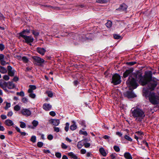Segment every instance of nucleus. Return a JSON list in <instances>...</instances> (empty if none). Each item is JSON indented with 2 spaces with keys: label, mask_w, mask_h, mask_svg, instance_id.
<instances>
[{
  "label": "nucleus",
  "mask_w": 159,
  "mask_h": 159,
  "mask_svg": "<svg viewBox=\"0 0 159 159\" xmlns=\"http://www.w3.org/2000/svg\"><path fill=\"white\" fill-rule=\"evenodd\" d=\"M136 78L129 76L127 81L126 84L130 90L136 89L138 86L136 83L137 79H140L139 82L142 85L148 84V88L151 91L154 90L157 84V80L152 77V72L151 71L145 72L144 77L142 76L141 74L136 75Z\"/></svg>",
  "instance_id": "1"
},
{
  "label": "nucleus",
  "mask_w": 159,
  "mask_h": 159,
  "mask_svg": "<svg viewBox=\"0 0 159 159\" xmlns=\"http://www.w3.org/2000/svg\"><path fill=\"white\" fill-rule=\"evenodd\" d=\"M143 95L146 98H148L149 102L153 105H159V95L153 92H149L145 89L143 91Z\"/></svg>",
  "instance_id": "2"
},
{
  "label": "nucleus",
  "mask_w": 159,
  "mask_h": 159,
  "mask_svg": "<svg viewBox=\"0 0 159 159\" xmlns=\"http://www.w3.org/2000/svg\"><path fill=\"white\" fill-rule=\"evenodd\" d=\"M132 116L138 123L141 122L145 116L144 112L141 109L136 107L132 108L131 111Z\"/></svg>",
  "instance_id": "3"
},
{
  "label": "nucleus",
  "mask_w": 159,
  "mask_h": 159,
  "mask_svg": "<svg viewBox=\"0 0 159 159\" xmlns=\"http://www.w3.org/2000/svg\"><path fill=\"white\" fill-rule=\"evenodd\" d=\"M30 33L29 30H23L22 32L19 33L20 37H21L25 40L24 42L27 43H30V45H31V43L33 42L34 39L32 36H27Z\"/></svg>",
  "instance_id": "4"
},
{
  "label": "nucleus",
  "mask_w": 159,
  "mask_h": 159,
  "mask_svg": "<svg viewBox=\"0 0 159 159\" xmlns=\"http://www.w3.org/2000/svg\"><path fill=\"white\" fill-rule=\"evenodd\" d=\"M121 82L120 76L118 74H115L112 77L111 83L114 85L120 84Z\"/></svg>",
  "instance_id": "5"
},
{
  "label": "nucleus",
  "mask_w": 159,
  "mask_h": 159,
  "mask_svg": "<svg viewBox=\"0 0 159 159\" xmlns=\"http://www.w3.org/2000/svg\"><path fill=\"white\" fill-rule=\"evenodd\" d=\"M32 59L34 60L35 63L38 66H41L44 62V60L41 58L37 56H33L32 57Z\"/></svg>",
  "instance_id": "6"
},
{
  "label": "nucleus",
  "mask_w": 159,
  "mask_h": 159,
  "mask_svg": "<svg viewBox=\"0 0 159 159\" xmlns=\"http://www.w3.org/2000/svg\"><path fill=\"white\" fill-rule=\"evenodd\" d=\"M7 71H8V74L10 76L13 77L16 71L12 69V68L10 66H8L7 67Z\"/></svg>",
  "instance_id": "7"
},
{
  "label": "nucleus",
  "mask_w": 159,
  "mask_h": 159,
  "mask_svg": "<svg viewBox=\"0 0 159 159\" xmlns=\"http://www.w3.org/2000/svg\"><path fill=\"white\" fill-rule=\"evenodd\" d=\"M125 97L128 98H132L136 97V95L132 91H127L124 93Z\"/></svg>",
  "instance_id": "8"
},
{
  "label": "nucleus",
  "mask_w": 159,
  "mask_h": 159,
  "mask_svg": "<svg viewBox=\"0 0 159 159\" xmlns=\"http://www.w3.org/2000/svg\"><path fill=\"white\" fill-rule=\"evenodd\" d=\"M21 113L26 116H30L31 114V111L28 109H23L21 111Z\"/></svg>",
  "instance_id": "9"
},
{
  "label": "nucleus",
  "mask_w": 159,
  "mask_h": 159,
  "mask_svg": "<svg viewBox=\"0 0 159 159\" xmlns=\"http://www.w3.org/2000/svg\"><path fill=\"white\" fill-rule=\"evenodd\" d=\"M128 7V6L125 3H122L121 4L119 8L116 9L117 10H118L120 11H126Z\"/></svg>",
  "instance_id": "10"
},
{
  "label": "nucleus",
  "mask_w": 159,
  "mask_h": 159,
  "mask_svg": "<svg viewBox=\"0 0 159 159\" xmlns=\"http://www.w3.org/2000/svg\"><path fill=\"white\" fill-rule=\"evenodd\" d=\"M36 51L38 53L42 56L44 55L46 52V50L44 48L39 47L37 48Z\"/></svg>",
  "instance_id": "11"
},
{
  "label": "nucleus",
  "mask_w": 159,
  "mask_h": 159,
  "mask_svg": "<svg viewBox=\"0 0 159 159\" xmlns=\"http://www.w3.org/2000/svg\"><path fill=\"white\" fill-rule=\"evenodd\" d=\"M52 107V106L49 103H45L43 104V108L46 111H49Z\"/></svg>",
  "instance_id": "12"
},
{
  "label": "nucleus",
  "mask_w": 159,
  "mask_h": 159,
  "mask_svg": "<svg viewBox=\"0 0 159 159\" xmlns=\"http://www.w3.org/2000/svg\"><path fill=\"white\" fill-rule=\"evenodd\" d=\"M50 123L55 126L58 125L60 123L59 120L58 119H52L50 120Z\"/></svg>",
  "instance_id": "13"
},
{
  "label": "nucleus",
  "mask_w": 159,
  "mask_h": 159,
  "mask_svg": "<svg viewBox=\"0 0 159 159\" xmlns=\"http://www.w3.org/2000/svg\"><path fill=\"white\" fill-rule=\"evenodd\" d=\"M7 88L9 89H12L15 87V84L12 82H7Z\"/></svg>",
  "instance_id": "14"
},
{
  "label": "nucleus",
  "mask_w": 159,
  "mask_h": 159,
  "mask_svg": "<svg viewBox=\"0 0 159 159\" xmlns=\"http://www.w3.org/2000/svg\"><path fill=\"white\" fill-rule=\"evenodd\" d=\"M5 124L8 126H11L13 125L14 123L13 121L10 120H5Z\"/></svg>",
  "instance_id": "15"
},
{
  "label": "nucleus",
  "mask_w": 159,
  "mask_h": 159,
  "mask_svg": "<svg viewBox=\"0 0 159 159\" xmlns=\"http://www.w3.org/2000/svg\"><path fill=\"white\" fill-rule=\"evenodd\" d=\"M124 157L126 159H132V157L129 152H126L124 154Z\"/></svg>",
  "instance_id": "16"
},
{
  "label": "nucleus",
  "mask_w": 159,
  "mask_h": 159,
  "mask_svg": "<svg viewBox=\"0 0 159 159\" xmlns=\"http://www.w3.org/2000/svg\"><path fill=\"white\" fill-rule=\"evenodd\" d=\"M73 124L71 125L70 127V129L72 131L76 129L77 128V126L76 125L75 122L74 121H72Z\"/></svg>",
  "instance_id": "17"
},
{
  "label": "nucleus",
  "mask_w": 159,
  "mask_h": 159,
  "mask_svg": "<svg viewBox=\"0 0 159 159\" xmlns=\"http://www.w3.org/2000/svg\"><path fill=\"white\" fill-rule=\"evenodd\" d=\"M132 72V70H126V71L124 73L123 77L124 78H126L127 77L129 74H130Z\"/></svg>",
  "instance_id": "18"
},
{
  "label": "nucleus",
  "mask_w": 159,
  "mask_h": 159,
  "mask_svg": "<svg viewBox=\"0 0 159 159\" xmlns=\"http://www.w3.org/2000/svg\"><path fill=\"white\" fill-rule=\"evenodd\" d=\"M7 72V70L3 66H0V72L2 74H6Z\"/></svg>",
  "instance_id": "19"
},
{
  "label": "nucleus",
  "mask_w": 159,
  "mask_h": 159,
  "mask_svg": "<svg viewBox=\"0 0 159 159\" xmlns=\"http://www.w3.org/2000/svg\"><path fill=\"white\" fill-rule=\"evenodd\" d=\"M84 144V142L83 140L79 142L77 145V147L79 149L81 148Z\"/></svg>",
  "instance_id": "20"
},
{
  "label": "nucleus",
  "mask_w": 159,
  "mask_h": 159,
  "mask_svg": "<svg viewBox=\"0 0 159 159\" xmlns=\"http://www.w3.org/2000/svg\"><path fill=\"white\" fill-rule=\"evenodd\" d=\"M99 151L100 153L103 156H106L107 155V153L103 148H101L99 149Z\"/></svg>",
  "instance_id": "21"
},
{
  "label": "nucleus",
  "mask_w": 159,
  "mask_h": 159,
  "mask_svg": "<svg viewBox=\"0 0 159 159\" xmlns=\"http://www.w3.org/2000/svg\"><path fill=\"white\" fill-rule=\"evenodd\" d=\"M68 155L73 159H77V157L73 152H70L68 153Z\"/></svg>",
  "instance_id": "22"
},
{
  "label": "nucleus",
  "mask_w": 159,
  "mask_h": 159,
  "mask_svg": "<svg viewBox=\"0 0 159 159\" xmlns=\"http://www.w3.org/2000/svg\"><path fill=\"white\" fill-rule=\"evenodd\" d=\"M32 124L34 126V127H31V128L32 129H34V127H36L38 125L39 123L37 121L34 120L32 121Z\"/></svg>",
  "instance_id": "23"
},
{
  "label": "nucleus",
  "mask_w": 159,
  "mask_h": 159,
  "mask_svg": "<svg viewBox=\"0 0 159 159\" xmlns=\"http://www.w3.org/2000/svg\"><path fill=\"white\" fill-rule=\"evenodd\" d=\"M45 93L47 94L48 96L49 97L51 98L53 96V94L52 91H47Z\"/></svg>",
  "instance_id": "24"
},
{
  "label": "nucleus",
  "mask_w": 159,
  "mask_h": 159,
  "mask_svg": "<svg viewBox=\"0 0 159 159\" xmlns=\"http://www.w3.org/2000/svg\"><path fill=\"white\" fill-rule=\"evenodd\" d=\"M4 84L1 87L5 91H7V83L6 82H5Z\"/></svg>",
  "instance_id": "25"
},
{
  "label": "nucleus",
  "mask_w": 159,
  "mask_h": 159,
  "mask_svg": "<svg viewBox=\"0 0 159 159\" xmlns=\"http://www.w3.org/2000/svg\"><path fill=\"white\" fill-rule=\"evenodd\" d=\"M112 24V22L110 20H109L108 21V22L105 24V25L108 28H110Z\"/></svg>",
  "instance_id": "26"
},
{
  "label": "nucleus",
  "mask_w": 159,
  "mask_h": 159,
  "mask_svg": "<svg viewBox=\"0 0 159 159\" xmlns=\"http://www.w3.org/2000/svg\"><path fill=\"white\" fill-rule=\"evenodd\" d=\"M108 0H96V2L99 3H104L107 2Z\"/></svg>",
  "instance_id": "27"
},
{
  "label": "nucleus",
  "mask_w": 159,
  "mask_h": 159,
  "mask_svg": "<svg viewBox=\"0 0 159 159\" xmlns=\"http://www.w3.org/2000/svg\"><path fill=\"white\" fill-rule=\"evenodd\" d=\"M20 127L21 128H24L26 127V124L24 122L22 121H20Z\"/></svg>",
  "instance_id": "28"
},
{
  "label": "nucleus",
  "mask_w": 159,
  "mask_h": 159,
  "mask_svg": "<svg viewBox=\"0 0 159 159\" xmlns=\"http://www.w3.org/2000/svg\"><path fill=\"white\" fill-rule=\"evenodd\" d=\"M78 122L79 124L82 126H84L85 127H86V125H85V122L84 121L80 120Z\"/></svg>",
  "instance_id": "29"
},
{
  "label": "nucleus",
  "mask_w": 159,
  "mask_h": 159,
  "mask_svg": "<svg viewBox=\"0 0 159 159\" xmlns=\"http://www.w3.org/2000/svg\"><path fill=\"white\" fill-rule=\"evenodd\" d=\"M69 124L68 122L66 123L65 124L66 126L65 127V130L66 132H67L69 130Z\"/></svg>",
  "instance_id": "30"
},
{
  "label": "nucleus",
  "mask_w": 159,
  "mask_h": 159,
  "mask_svg": "<svg viewBox=\"0 0 159 159\" xmlns=\"http://www.w3.org/2000/svg\"><path fill=\"white\" fill-rule=\"evenodd\" d=\"M30 141L33 143L35 142L36 141V137L34 135L32 136L30 139Z\"/></svg>",
  "instance_id": "31"
},
{
  "label": "nucleus",
  "mask_w": 159,
  "mask_h": 159,
  "mask_svg": "<svg viewBox=\"0 0 159 159\" xmlns=\"http://www.w3.org/2000/svg\"><path fill=\"white\" fill-rule=\"evenodd\" d=\"M124 138L130 142H132V139L127 135H125L124 136Z\"/></svg>",
  "instance_id": "32"
},
{
  "label": "nucleus",
  "mask_w": 159,
  "mask_h": 159,
  "mask_svg": "<svg viewBox=\"0 0 159 159\" xmlns=\"http://www.w3.org/2000/svg\"><path fill=\"white\" fill-rule=\"evenodd\" d=\"M79 133L80 134H83L85 136L88 135V133L86 131H84L81 130H80Z\"/></svg>",
  "instance_id": "33"
},
{
  "label": "nucleus",
  "mask_w": 159,
  "mask_h": 159,
  "mask_svg": "<svg viewBox=\"0 0 159 159\" xmlns=\"http://www.w3.org/2000/svg\"><path fill=\"white\" fill-rule=\"evenodd\" d=\"M20 107L18 105H16L14 107V110L16 111H19L20 110Z\"/></svg>",
  "instance_id": "34"
},
{
  "label": "nucleus",
  "mask_w": 159,
  "mask_h": 159,
  "mask_svg": "<svg viewBox=\"0 0 159 159\" xmlns=\"http://www.w3.org/2000/svg\"><path fill=\"white\" fill-rule=\"evenodd\" d=\"M22 60L23 62L25 63H27L29 61L28 58L26 57H22Z\"/></svg>",
  "instance_id": "35"
},
{
  "label": "nucleus",
  "mask_w": 159,
  "mask_h": 159,
  "mask_svg": "<svg viewBox=\"0 0 159 159\" xmlns=\"http://www.w3.org/2000/svg\"><path fill=\"white\" fill-rule=\"evenodd\" d=\"M9 75H5L3 77V79L6 81L10 79Z\"/></svg>",
  "instance_id": "36"
},
{
  "label": "nucleus",
  "mask_w": 159,
  "mask_h": 159,
  "mask_svg": "<svg viewBox=\"0 0 159 159\" xmlns=\"http://www.w3.org/2000/svg\"><path fill=\"white\" fill-rule=\"evenodd\" d=\"M0 64L2 66H5L7 64H8V63H7L4 60V59L0 61Z\"/></svg>",
  "instance_id": "37"
},
{
  "label": "nucleus",
  "mask_w": 159,
  "mask_h": 159,
  "mask_svg": "<svg viewBox=\"0 0 159 159\" xmlns=\"http://www.w3.org/2000/svg\"><path fill=\"white\" fill-rule=\"evenodd\" d=\"M16 94L17 95H19L21 97H24V93L23 91H22L20 92H17Z\"/></svg>",
  "instance_id": "38"
},
{
  "label": "nucleus",
  "mask_w": 159,
  "mask_h": 159,
  "mask_svg": "<svg viewBox=\"0 0 159 159\" xmlns=\"http://www.w3.org/2000/svg\"><path fill=\"white\" fill-rule=\"evenodd\" d=\"M113 148L115 151L116 152H119L120 151L119 147L117 146H114L113 147Z\"/></svg>",
  "instance_id": "39"
},
{
  "label": "nucleus",
  "mask_w": 159,
  "mask_h": 159,
  "mask_svg": "<svg viewBox=\"0 0 159 159\" xmlns=\"http://www.w3.org/2000/svg\"><path fill=\"white\" fill-rule=\"evenodd\" d=\"M32 33L35 37H37L39 35V33L38 32L35 31L34 30L32 31Z\"/></svg>",
  "instance_id": "40"
},
{
  "label": "nucleus",
  "mask_w": 159,
  "mask_h": 159,
  "mask_svg": "<svg viewBox=\"0 0 159 159\" xmlns=\"http://www.w3.org/2000/svg\"><path fill=\"white\" fill-rule=\"evenodd\" d=\"M55 156L58 158H60L61 157V153L59 152H57L55 153Z\"/></svg>",
  "instance_id": "41"
},
{
  "label": "nucleus",
  "mask_w": 159,
  "mask_h": 159,
  "mask_svg": "<svg viewBox=\"0 0 159 159\" xmlns=\"http://www.w3.org/2000/svg\"><path fill=\"white\" fill-rule=\"evenodd\" d=\"M61 146L63 149H66L67 148V146L63 143H61Z\"/></svg>",
  "instance_id": "42"
},
{
  "label": "nucleus",
  "mask_w": 159,
  "mask_h": 159,
  "mask_svg": "<svg viewBox=\"0 0 159 159\" xmlns=\"http://www.w3.org/2000/svg\"><path fill=\"white\" fill-rule=\"evenodd\" d=\"M136 63V62L135 61H131V62H127V65L131 66L134 65V64H135Z\"/></svg>",
  "instance_id": "43"
},
{
  "label": "nucleus",
  "mask_w": 159,
  "mask_h": 159,
  "mask_svg": "<svg viewBox=\"0 0 159 159\" xmlns=\"http://www.w3.org/2000/svg\"><path fill=\"white\" fill-rule=\"evenodd\" d=\"M28 99L25 97L23 98L22 99V102L24 103H26L28 102Z\"/></svg>",
  "instance_id": "44"
},
{
  "label": "nucleus",
  "mask_w": 159,
  "mask_h": 159,
  "mask_svg": "<svg viewBox=\"0 0 159 159\" xmlns=\"http://www.w3.org/2000/svg\"><path fill=\"white\" fill-rule=\"evenodd\" d=\"M11 106V104L10 103L7 102L6 106L5 107V109L6 110H7L8 108L10 107Z\"/></svg>",
  "instance_id": "45"
},
{
  "label": "nucleus",
  "mask_w": 159,
  "mask_h": 159,
  "mask_svg": "<svg viewBox=\"0 0 159 159\" xmlns=\"http://www.w3.org/2000/svg\"><path fill=\"white\" fill-rule=\"evenodd\" d=\"M116 155H117V154L115 153H112L110 155L111 159H114L116 158Z\"/></svg>",
  "instance_id": "46"
},
{
  "label": "nucleus",
  "mask_w": 159,
  "mask_h": 159,
  "mask_svg": "<svg viewBox=\"0 0 159 159\" xmlns=\"http://www.w3.org/2000/svg\"><path fill=\"white\" fill-rule=\"evenodd\" d=\"M37 146L39 148L42 147L43 145V143L41 142H39L37 143Z\"/></svg>",
  "instance_id": "47"
},
{
  "label": "nucleus",
  "mask_w": 159,
  "mask_h": 159,
  "mask_svg": "<svg viewBox=\"0 0 159 159\" xmlns=\"http://www.w3.org/2000/svg\"><path fill=\"white\" fill-rule=\"evenodd\" d=\"M29 88L32 89L33 90L35 89H36V87L35 85H30L29 86Z\"/></svg>",
  "instance_id": "48"
},
{
  "label": "nucleus",
  "mask_w": 159,
  "mask_h": 159,
  "mask_svg": "<svg viewBox=\"0 0 159 159\" xmlns=\"http://www.w3.org/2000/svg\"><path fill=\"white\" fill-rule=\"evenodd\" d=\"M114 38L115 39H120L121 38V36L116 34L114 35Z\"/></svg>",
  "instance_id": "49"
},
{
  "label": "nucleus",
  "mask_w": 159,
  "mask_h": 159,
  "mask_svg": "<svg viewBox=\"0 0 159 159\" xmlns=\"http://www.w3.org/2000/svg\"><path fill=\"white\" fill-rule=\"evenodd\" d=\"M29 96L31 98H35L36 97L35 94L33 93H30V94H29Z\"/></svg>",
  "instance_id": "50"
},
{
  "label": "nucleus",
  "mask_w": 159,
  "mask_h": 159,
  "mask_svg": "<svg viewBox=\"0 0 159 159\" xmlns=\"http://www.w3.org/2000/svg\"><path fill=\"white\" fill-rule=\"evenodd\" d=\"M5 48V46L2 43L0 44V50L3 51Z\"/></svg>",
  "instance_id": "51"
},
{
  "label": "nucleus",
  "mask_w": 159,
  "mask_h": 159,
  "mask_svg": "<svg viewBox=\"0 0 159 159\" xmlns=\"http://www.w3.org/2000/svg\"><path fill=\"white\" fill-rule=\"evenodd\" d=\"M53 136L51 134H49L47 138L49 140H52L53 139Z\"/></svg>",
  "instance_id": "52"
},
{
  "label": "nucleus",
  "mask_w": 159,
  "mask_h": 159,
  "mask_svg": "<svg viewBox=\"0 0 159 159\" xmlns=\"http://www.w3.org/2000/svg\"><path fill=\"white\" fill-rule=\"evenodd\" d=\"M90 144L89 143H84V147L85 148H88L90 146Z\"/></svg>",
  "instance_id": "53"
},
{
  "label": "nucleus",
  "mask_w": 159,
  "mask_h": 159,
  "mask_svg": "<svg viewBox=\"0 0 159 159\" xmlns=\"http://www.w3.org/2000/svg\"><path fill=\"white\" fill-rule=\"evenodd\" d=\"M143 144H145L147 147H149L148 143L146 142V140H144L143 141Z\"/></svg>",
  "instance_id": "54"
},
{
  "label": "nucleus",
  "mask_w": 159,
  "mask_h": 159,
  "mask_svg": "<svg viewBox=\"0 0 159 159\" xmlns=\"http://www.w3.org/2000/svg\"><path fill=\"white\" fill-rule=\"evenodd\" d=\"M79 83V81L78 80H75L73 81V84L74 85L77 86V85Z\"/></svg>",
  "instance_id": "55"
},
{
  "label": "nucleus",
  "mask_w": 159,
  "mask_h": 159,
  "mask_svg": "<svg viewBox=\"0 0 159 159\" xmlns=\"http://www.w3.org/2000/svg\"><path fill=\"white\" fill-rule=\"evenodd\" d=\"M49 114L52 116H54L56 115V113L54 111H52L49 112Z\"/></svg>",
  "instance_id": "56"
},
{
  "label": "nucleus",
  "mask_w": 159,
  "mask_h": 159,
  "mask_svg": "<svg viewBox=\"0 0 159 159\" xmlns=\"http://www.w3.org/2000/svg\"><path fill=\"white\" fill-rule=\"evenodd\" d=\"M2 123L0 121V131H3L5 130V128L4 127L2 126Z\"/></svg>",
  "instance_id": "57"
},
{
  "label": "nucleus",
  "mask_w": 159,
  "mask_h": 159,
  "mask_svg": "<svg viewBox=\"0 0 159 159\" xmlns=\"http://www.w3.org/2000/svg\"><path fill=\"white\" fill-rule=\"evenodd\" d=\"M103 138L105 139L108 140L110 138V137L107 135H105L103 137Z\"/></svg>",
  "instance_id": "58"
},
{
  "label": "nucleus",
  "mask_w": 159,
  "mask_h": 159,
  "mask_svg": "<svg viewBox=\"0 0 159 159\" xmlns=\"http://www.w3.org/2000/svg\"><path fill=\"white\" fill-rule=\"evenodd\" d=\"M53 128L54 129V131L55 132H58L60 131L59 128L58 127H53Z\"/></svg>",
  "instance_id": "59"
},
{
  "label": "nucleus",
  "mask_w": 159,
  "mask_h": 159,
  "mask_svg": "<svg viewBox=\"0 0 159 159\" xmlns=\"http://www.w3.org/2000/svg\"><path fill=\"white\" fill-rule=\"evenodd\" d=\"M80 152L82 154H84L86 152V150L85 149H82L81 150Z\"/></svg>",
  "instance_id": "60"
},
{
  "label": "nucleus",
  "mask_w": 159,
  "mask_h": 159,
  "mask_svg": "<svg viewBox=\"0 0 159 159\" xmlns=\"http://www.w3.org/2000/svg\"><path fill=\"white\" fill-rule=\"evenodd\" d=\"M1 118L2 119L4 120L7 118V116L5 115H1Z\"/></svg>",
  "instance_id": "61"
},
{
  "label": "nucleus",
  "mask_w": 159,
  "mask_h": 159,
  "mask_svg": "<svg viewBox=\"0 0 159 159\" xmlns=\"http://www.w3.org/2000/svg\"><path fill=\"white\" fill-rule=\"evenodd\" d=\"M14 127L17 130V131L18 132L20 133V132L21 131H20V129L19 127H18L17 126H15Z\"/></svg>",
  "instance_id": "62"
},
{
  "label": "nucleus",
  "mask_w": 159,
  "mask_h": 159,
  "mask_svg": "<svg viewBox=\"0 0 159 159\" xmlns=\"http://www.w3.org/2000/svg\"><path fill=\"white\" fill-rule=\"evenodd\" d=\"M31 70H32L31 67H27L26 68V69L25 71L26 72L30 71Z\"/></svg>",
  "instance_id": "63"
},
{
  "label": "nucleus",
  "mask_w": 159,
  "mask_h": 159,
  "mask_svg": "<svg viewBox=\"0 0 159 159\" xmlns=\"http://www.w3.org/2000/svg\"><path fill=\"white\" fill-rule=\"evenodd\" d=\"M87 157H92L93 155L90 152H88L87 153Z\"/></svg>",
  "instance_id": "64"
}]
</instances>
